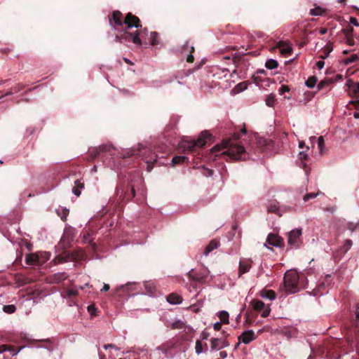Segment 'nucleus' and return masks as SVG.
Wrapping results in <instances>:
<instances>
[{"instance_id": "obj_16", "label": "nucleus", "mask_w": 359, "mask_h": 359, "mask_svg": "<svg viewBox=\"0 0 359 359\" xmlns=\"http://www.w3.org/2000/svg\"><path fill=\"white\" fill-rule=\"evenodd\" d=\"M282 55H290L292 52V48L288 44L285 43L283 41H279L277 44Z\"/></svg>"}, {"instance_id": "obj_1", "label": "nucleus", "mask_w": 359, "mask_h": 359, "mask_svg": "<svg viewBox=\"0 0 359 359\" xmlns=\"http://www.w3.org/2000/svg\"><path fill=\"white\" fill-rule=\"evenodd\" d=\"M247 130L245 128L240 132L233 133L229 138L224 140L221 144H217L210 150L214 158L221 156L226 161H245L248 158V154L241 140V135H245Z\"/></svg>"}, {"instance_id": "obj_57", "label": "nucleus", "mask_w": 359, "mask_h": 359, "mask_svg": "<svg viewBox=\"0 0 359 359\" xmlns=\"http://www.w3.org/2000/svg\"><path fill=\"white\" fill-rule=\"evenodd\" d=\"M11 348V346L7 344H3L0 346V353L5 352L7 350H10Z\"/></svg>"}, {"instance_id": "obj_2", "label": "nucleus", "mask_w": 359, "mask_h": 359, "mask_svg": "<svg viewBox=\"0 0 359 359\" xmlns=\"http://www.w3.org/2000/svg\"><path fill=\"white\" fill-rule=\"evenodd\" d=\"M212 137V135L207 130L203 131L201 135L198 136L197 140H184L180 144V148L183 149L184 151L194 153L197 151V149L203 147L208 140H210Z\"/></svg>"}, {"instance_id": "obj_28", "label": "nucleus", "mask_w": 359, "mask_h": 359, "mask_svg": "<svg viewBox=\"0 0 359 359\" xmlns=\"http://www.w3.org/2000/svg\"><path fill=\"white\" fill-rule=\"evenodd\" d=\"M299 158L302 161V165L303 166L304 171L307 172L309 170H310V169L307 168L306 163L305 162V161L307 160V154H305L304 151L299 152Z\"/></svg>"}, {"instance_id": "obj_56", "label": "nucleus", "mask_w": 359, "mask_h": 359, "mask_svg": "<svg viewBox=\"0 0 359 359\" xmlns=\"http://www.w3.org/2000/svg\"><path fill=\"white\" fill-rule=\"evenodd\" d=\"M346 43L351 46L355 45V41L353 39V36H349L346 37Z\"/></svg>"}, {"instance_id": "obj_41", "label": "nucleus", "mask_w": 359, "mask_h": 359, "mask_svg": "<svg viewBox=\"0 0 359 359\" xmlns=\"http://www.w3.org/2000/svg\"><path fill=\"white\" fill-rule=\"evenodd\" d=\"M171 329H183L186 327L185 324L181 320H177L170 325Z\"/></svg>"}, {"instance_id": "obj_26", "label": "nucleus", "mask_w": 359, "mask_h": 359, "mask_svg": "<svg viewBox=\"0 0 359 359\" xmlns=\"http://www.w3.org/2000/svg\"><path fill=\"white\" fill-rule=\"evenodd\" d=\"M84 187V184L81 182L80 180H77L75 181V186L72 189L73 193L79 196L81 195V190Z\"/></svg>"}, {"instance_id": "obj_23", "label": "nucleus", "mask_w": 359, "mask_h": 359, "mask_svg": "<svg viewBox=\"0 0 359 359\" xmlns=\"http://www.w3.org/2000/svg\"><path fill=\"white\" fill-rule=\"evenodd\" d=\"M267 210L270 212L278 214V211H279L278 202L276 201H269L267 205Z\"/></svg>"}, {"instance_id": "obj_60", "label": "nucleus", "mask_w": 359, "mask_h": 359, "mask_svg": "<svg viewBox=\"0 0 359 359\" xmlns=\"http://www.w3.org/2000/svg\"><path fill=\"white\" fill-rule=\"evenodd\" d=\"M350 22L355 26H357V27L359 26V23H358L357 18H355L354 17L350 18Z\"/></svg>"}, {"instance_id": "obj_15", "label": "nucleus", "mask_w": 359, "mask_h": 359, "mask_svg": "<svg viewBox=\"0 0 359 359\" xmlns=\"http://www.w3.org/2000/svg\"><path fill=\"white\" fill-rule=\"evenodd\" d=\"M257 338L253 330H250L243 332L239 337L238 340L243 343L248 344Z\"/></svg>"}, {"instance_id": "obj_44", "label": "nucleus", "mask_w": 359, "mask_h": 359, "mask_svg": "<svg viewBox=\"0 0 359 359\" xmlns=\"http://www.w3.org/2000/svg\"><path fill=\"white\" fill-rule=\"evenodd\" d=\"M241 59V57L240 56H236V55L234 57H233L232 58H231L230 57H228V56L223 57V60L224 61H228L229 62H232L234 65H236L237 62H238Z\"/></svg>"}, {"instance_id": "obj_47", "label": "nucleus", "mask_w": 359, "mask_h": 359, "mask_svg": "<svg viewBox=\"0 0 359 359\" xmlns=\"http://www.w3.org/2000/svg\"><path fill=\"white\" fill-rule=\"evenodd\" d=\"M358 226H359V222L354 223V222H350L347 224V228L351 232L354 231Z\"/></svg>"}, {"instance_id": "obj_5", "label": "nucleus", "mask_w": 359, "mask_h": 359, "mask_svg": "<svg viewBox=\"0 0 359 359\" xmlns=\"http://www.w3.org/2000/svg\"><path fill=\"white\" fill-rule=\"evenodd\" d=\"M135 36H133V43L137 46H142L143 44L147 45L149 44V41H147L148 36V29L147 27L138 28L135 32Z\"/></svg>"}, {"instance_id": "obj_17", "label": "nucleus", "mask_w": 359, "mask_h": 359, "mask_svg": "<svg viewBox=\"0 0 359 359\" xmlns=\"http://www.w3.org/2000/svg\"><path fill=\"white\" fill-rule=\"evenodd\" d=\"M188 276L190 279L196 282H202L205 278V275L203 273H199L194 269H191L188 273Z\"/></svg>"}, {"instance_id": "obj_49", "label": "nucleus", "mask_w": 359, "mask_h": 359, "mask_svg": "<svg viewBox=\"0 0 359 359\" xmlns=\"http://www.w3.org/2000/svg\"><path fill=\"white\" fill-rule=\"evenodd\" d=\"M351 90L356 97H359V82L355 83L351 87Z\"/></svg>"}, {"instance_id": "obj_55", "label": "nucleus", "mask_w": 359, "mask_h": 359, "mask_svg": "<svg viewBox=\"0 0 359 359\" xmlns=\"http://www.w3.org/2000/svg\"><path fill=\"white\" fill-rule=\"evenodd\" d=\"M72 256L74 259H81L83 257V252L80 251L73 252Z\"/></svg>"}, {"instance_id": "obj_19", "label": "nucleus", "mask_w": 359, "mask_h": 359, "mask_svg": "<svg viewBox=\"0 0 359 359\" xmlns=\"http://www.w3.org/2000/svg\"><path fill=\"white\" fill-rule=\"evenodd\" d=\"M167 301L172 304H178L182 302V297L175 293H171L166 297Z\"/></svg>"}, {"instance_id": "obj_21", "label": "nucleus", "mask_w": 359, "mask_h": 359, "mask_svg": "<svg viewBox=\"0 0 359 359\" xmlns=\"http://www.w3.org/2000/svg\"><path fill=\"white\" fill-rule=\"evenodd\" d=\"M219 245V242L217 240H212L210 243L206 246L204 250V255H208L215 249H217Z\"/></svg>"}, {"instance_id": "obj_54", "label": "nucleus", "mask_w": 359, "mask_h": 359, "mask_svg": "<svg viewBox=\"0 0 359 359\" xmlns=\"http://www.w3.org/2000/svg\"><path fill=\"white\" fill-rule=\"evenodd\" d=\"M326 12L327 11L325 9L322 8L319 6H316V16L325 15Z\"/></svg>"}, {"instance_id": "obj_30", "label": "nucleus", "mask_w": 359, "mask_h": 359, "mask_svg": "<svg viewBox=\"0 0 359 359\" xmlns=\"http://www.w3.org/2000/svg\"><path fill=\"white\" fill-rule=\"evenodd\" d=\"M261 296L269 299H274L276 298V293L273 290H263L261 292Z\"/></svg>"}, {"instance_id": "obj_29", "label": "nucleus", "mask_w": 359, "mask_h": 359, "mask_svg": "<svg viewBox=\"0 0 359 359\" xmlns=\"http://www.w3.org/2000/svg\"><path fill=\"white\" fill-rule=\"evenodd\" d=\"M313 97V93L311 91H306L303 95V98L300 100V102H303L304 104L310 102Z\"/></svg>"}, {"instance_id": "obj_39", "label": "nucleus", "mask_w": 359, "mask_h": 359, "mask_svg": "<svg viewBox=\"0 0 359 359\" xmlns=\"http://www.w3.org/2000/svg\"><path fill=\"white\" fill-rule=\"evenodd\" d=\"M67 278V276L65 273H58L53 275V279L57 283H60Z\"/></svg>"}, {"instance_id": "obj_34", "label": "nucleus", "mask_w": 359, "mask_h": 359, "mask_svg": "<svg viewBox=\"0 0 359 359\" xmlns=\"http://www.w3.org/2000/svg\"><path fill=\"white\" fill-rule=\"evenodd\" d=\"M358 60H359V55L358 54H352L348 57L346 58L344 62L345 65H348Z\"/></svg>"}, {"instance_id": "obj_9", "label": "nucleus", "mask_w": 359, "mask_h": 359, "mask_svg": "<svg viewBox=\"0 0 359 359\" xmlns=\"http://www.w3.org/2000/svg\"><path fill=\"white\" fill-rule=\"evenodd\" d=\"M313 25L311 23H307L306 25H303L301 27V37L302 41L300 42V46H302L305 45L309 41V35L313 34Z\"/></svg>"}, {"instance_id": "obj_63", "label": "nucleus", "mask_w": 359, "mask_h": 359, "mask_svg": "<svg viewBox=\"0 0 359 359\" xmlns=\"http://www.w3.org/2000/svg\"><path fill=\"white\" fill-rule=\"evenodd\" d=\"M325 62L322 60L316 62V67L321 69L324 67Z\"/></svg>"}, {"instance_id": "obj_46", "label": "nucleus", "mask_w": 359, "mask_h": 359, "mask_svg": "<svg viewBox=\"0 0 359 359\" xmlns=\"http://www.w3.org/2000/svg\"><path fill=\"white\" fill-rule=\"evenodd\" d=\"M352 246V241L351 240H349V239H347L346 241H345V243L344 245H343V247L341 248V250H342V252L344 254H345L346 252H347V251L351 248V247Z\"/></svg>"}, {"instance_id": "obj_3", "label": "nucleus", "mask_w": 359, "mask_h": 359, "mask_svg": "<svg viewBox=\"0 0 359 359\" xmlns=\"http://www.w3.org/2000/svg\"><path fill=\"white\" fill-rule=\"evenodd\" d=\"M300 276L295 271H287L283 278V287L287 293H295L299 290Z\"/></svg>"}, {"instance_id": "obj_14", "label": "nucleus", "mask_w": 359, "mask_h": 359, "mask_svg": "<svg viewBox=\"0 0 359 359\" xmlns=\"http://www.w3.org/2000/svg\"><path fill=\"white\" fill-rule=\"evenodd\" d=\"M210 342L212 350H219L229 346L228 341L219 338H212Z\"/></svg>"}, {"instance_id": "obj_31", "label": "nucleus", "mask_w": 359, "mask_h": 359, "mask_svg": "<svg viewBox=\"0 0 359 359\" xmlns=\"http://www.w3.org/2000/svg\"><path fill=\"white\" fill-rule=\"evenodd\" d=\"M157 161L156 155L152 154V156L150 158V159L146 160V163H147V170L150 171L154 166V164L157 163Z\"/></svg>"}, {"instance_id": "obj_35", "label": "nucleus", "mask_w": 359, "mask_h": 359, "mask_svg": "<svg viewBox=\"0 0 359 359\" xmlns=\"http://www.w3.org/2000/svg\"><path fill=\"white\" fill-rule=\"evenodd\" d=\"M278 62L273 59H269L265 63V67L269 69H276L278 67Z\"/></svg>"}, {"instance_id": "obj_64", "label": "nucleus", "mask_w": 359, "mask_h": 359, "mask_svg": "<svg viewBox=\"0 0 359 359\" xmlns=\"http://www.w3.org/2000/svg\"><path fill=\"white\" fill-rule=\"evenodd\" d=\"M95 310H96V308L95 307L94 305H90V306H88V311L91 314H94V312H95Z\"/></svg>"}, {"instance_id": "obj_24", "label": "nucleus", "mask_w": 359, "mask_h": 359, "mask_svg": "<svg viewBox=\"0 0 359 359\" xmlns=\"http://www.w3.org/2000/svg\"><path fill=\"white\" fill-rule=\"evenodd\" d=\"M25 88V86L22 83H18L13 88H11L9 90H8L4 95L1 97L6 96V95H10L14 93H18L20 91L22 90Z\"/></svg>"}, {"instance_id": "obj_22", "label": "nucleus", "mask_w": 359, "mask_h": 359, "mask_svg": "<svg viewBox=\"0 0 359 359\" xmlns=\"http://www.w3.org/2000/svg\"><path fill=\"white\" fill-rule=\"evenodd\" d=\"M317 143L319 149V154L321 156H324L325 154H327V149L325 147V141L323 136H320L318 138Z\"/></svg>"}, {"instance_id": "obj_58", "label": "nucleus", "mask_w": 359, "mask_h": 359, "mask_svg": "<svg viewBox=\"0 0 359 359\" xmlns=\"http://www.w3.org/2000/svg\"><path fill=\"white\" fill-rule=\"evenodd\" d=\"M209 337H210V334L206 331H203L202 333L201 334V338L203 340L208 339Z\"/></svg>"}, {"instance_id": "obj_53", "label": "nucleus", "mask_w": 359, "mask_h": 359, "mask_svg": "<svg viewBox=\"0 0 359 359\" xmlns=\"http://www.w3.org/2000/svg\"><path fill=\"white\" fill-rule=\"evenodd\" d=\"M172 348V346H169L168 344H162L158 348L161 350L164 353H167V352Z\"/></svg>"}, {"instance_id": "obj_7", "label": "nucleus", "mask_w": 359, "mask_h": 359, "mask_svg": "<svg viewBox=\"0 0 359 359\" xmlns=\"http://www.w3.org/2000/svg\"><path fill=\"white\" fill-rule=\"evenodd\" d=\"M124 25H126V29H129L133 27L141 28L142 24L140 18L131 13H128L123 20Z\"/></svg>"}, {"instance_id": "obj_18", "label": "nucleus", "mask_w": 359, "mask_h": 359, "mask_svg": "<svg viewBox=\"0 0 359 359\" xmlns=\"http://www.w3.org/2000/svg\"><path fill=\"white\" fill-rule=\"evenodd\" d=\"M333 81L331 79L322 80L317 86L318 90H325V92H327L331 89V85Z\"/></svg>"}, {"instance_id": "obj_36", "label": "nucleus", "mask_w": 359, "mask_h": 359, "mask_svg": "<svg viewBox=\"0 0 359 359\" xmlns=\"http://www.w3.org/2000/svg\"><path fill=\"white\" fill-rule=\"evenodd\" d=\"M142 145H138L137 148H133L130 151V156H140L142 155V150H145Z\"/></svg>"}, {"instance_id": "obj_37", "label": "nucleus", "mask_w": 359, "mask_h": 359, "mask_svg": "<svg viewBox=\"0 0 359 359\" xmlns=\"http://www.w3.org/2000/svg\"><path fill=\"white\" fill-rule=\"evenodd\" d=\"M332 49H333V47H332V43L327 44L323 48L324 55H321L320 57L323 59L327 57L329 55V54L331 53Z\"/></svg>"}, {"instance_id": "obj_61", "label": "nucleus", "mask_w": 359, "mask_h": 359, "mask_svg": "<svg viewBox=\"0 0 359 359\" xmlns=\"http://www.w3.org/2000/svg\"><path fill=\"white\" fill-rule=\"evenodd\" d=\"M44 341L48 343V344L46 345L44 347L46 348L47 349H48L50 351H51L53 350V346L51 345V342H50V339H46V340H44Z\"/></svg>"}, {"instance_id": "obj_8", "label": "nucleus", "mask_w": 359, "mask_h": 359, "mask_svg": "<svg viewBox=\"0 0 359 359\" xmlns=\"http://www.w3.org/2000/svg\"><path fill=\"white\" fill-rule=\"evenodd\" d=\"M251 304L253 307V309L256 311H262L261 314L262 318L267 317L271 311V309L269 306L265 307V304L263 302L259 299H254L251 302Z\"/></svg>"}, {"instance_id": "obj_51", "label": "nucleus", "mask_w": 359, "mask_h": 359, "mask_svg": "<svg viewBox=\"0 0 359 359\" xmlns=\"http://www.w3.org/2000/svg\"><path fill=\"white\" fill-rule=\"evenodd\" d=\"M196 352L199 354L203 351V345L201 341L197 340L196 342Z\"/></svg>"}, {"instance_id": "obj_45", "label": "nucleus", "mask_w": 359, "mask_h": 359, "mask_svg": "<svg viewBox=\"0 0 359 359\" xmlns=\"http://www.w3.org/2000/svg\"><path fill=\"white\" fill-rule=\"evenodd\" d=\"M276 101L275 96L273 95H269L266 99V104L269 107H273Z\"/></svg>"}, {"instance_id": "obj_50", "label": "nucleus", "mask_w": 359, "mask_h": 359, "mask_svg": "<svg viewBox=\"0 0 359 359\" xmlns=\"http://www.w3.org/2000/svg\"><path fill=\"white\" fill-rule=\"evenodd\" d=\"M62 213L60 215V213L57 212L58 215L60 217L62 221H65L67 219V217L69 214V210L67 208L62 209Z\"/></svg>"}, {"instance_id": "obj_11", "label": "nucleus", "mask_w": 359, "mask_h": 359, "mask_svg": "<svg viewBox=\"0 0 359 359\" xmlns=\"http://www.w3.org/2000/svg\"><path fill=\"white\" fill-rule=\"evenodd\" d=\"M135 36L134 32H130L128 29H126L123 31L122 33L117 34L115 37V41L123 43V42H130L132 41L133 43V36Z\"/></svg>"}, {"instance_id": "obj_10", "label": "nucleus", "mask_w": 359, "mask_h": 359, "mask_svg": "<svg viewBox=\"0 0 359 359\" xmlns=\"http://www.w3.org/2000/svg\"><path fill=\"white\" fill-rule=\"evenodd\" d=\"M266 243L275 247L282 248L284 245V241L278 235L271 233L267 236Z\"/></svg>"}, {"instance_id": "obj_40", "label": "nucleus", "mask_w": 359, "mask_h": 359, "mask_svg": "<svg viewBox=\"0 0 359 359\" xmlns=\"http://www.w3.org/2000/svg\"><path fill=\"white\" fill-rule=\"evenodd\" d=\"M78 294V291L76 290L69 289L67 290L65 293L63 294V297L65 298H74L76 297Z\"/></svg>"}, {"instance_id": "obj_13", "label": "nucleus", "mask_w": 359, "mask_h": 359, "mask_svg": "<svg viewBox=\"0 0 359 359\" xmlns=\"http://www.w3.org/2000/svg\"><path fill=\"white\" fill-rule=\"evenodd\" d=\"M123 20V14L119 11H114L111 14V17L109 18L111 25L114 26H123V25H124Z\"/></svg>"}, {"instance_id": "obj_43", "label": "nucleus", "mask_w": 359, "mask_h": 359, "mask_svg": "<svg viewBox=\"0 0 359 359\" xmlns=\"http://www.w3.org/2000/svg\"><path fill=\"white\" fill-rule=\"evenodd\" d=\"M341 32L344 34L345 37L353 36V28L348 25L346 27L341 29Z\"/></svg>"}, {"instance_id": "obj_59", "label": "nucleus", "mask_w": 359, "mask_h": 359, "mask_svg": "<svg viewBox=\"0 0 359 359\" xmlns=\"http://www.w3.org/2000/svg\"><path fill=\"white\" fill-rule=\"evenodd\" d=\"M104 349H108L109 348H114L116 350H118L119 348L116 347V345L113 344H105L104 345Z\"/></svg>"}, {"instance_id": "obj_42", "label": "nucleus", "mask_w": 359, "mask_h": 359, "mask_svg": "<svg viewBox=\"0 0 359 359\" xmlns=\"http://www.w3.org/2000/svg\"><path fill=\"white\" fill-rule=\"evenodd\" d=\"M3 311L6 313L11 314L16 311V307L13 304L5 305L3 307Z\"/></svg>"}, {"instance_id": "obj_48", "label": "nucleus", "mask_w": 359, "mask_h": 359, "mask_svg": "<svg viewBox=\"0 0 359 359\" xmlns=\"http://www.w3.org/2000/svg\"><path fill=\"white\" fill-rule=\"evenodd\" d=\"M306 86L308 88H313L314 87V76H311L305 82Z\"/></svg>"}, {"instance_id": "obj_27", "label": "nucleus", "mask_w": 359, "mask_h": 359, "mask_svg": "<svg viewBox=\"0 0 359 359\" xmlns=\"http://www.w3.org/2000/svg\"><path fill=\"white\" fill-rule=\"evenodd\" d=\"M149 44L155 46L158 44V34L156 32H150V36L147 39Z\"/></svg>"}, {"instance_id": "obj_4", "label": "nucleus", "mask_w": 359, "mask_h": 359, "mask_svg": "<svg viewBox=\"0 0 359 359\" xmlns=\"http://www.w3.org/2000/svg\"><path fill=\"white\" fill-rule=\"evenodd\" d=\"M135 191L133 186L129 184H121L116 188L117 204L119 205L129 201L135 196Z\"/></svg>"}, {"instance_id": "obj_33", "label": "nucleus", "mask_w": 359, "mask_h": 359, "mask_svg": "<svg viewBox=\"0 0 359 359\" xmlns=\"http://www.w3.org/2000/svg\"><path fill=\"white\" fill-rule=\"evenodd\" d=\"M187 160V158L183 156H176L172 159V163L173 165H178L184 163Z\"/></svg>"}, {"instance_id": "obj_62", "label": "nucleus", "mask_w": 359, "mask_h": 359, "mask_svg": "<svg viewBox=\"0 0 359 359\" xmlns=\"http://www.w3.org/2000/svg\"><path fill=\"white\" fill-rule=\"evenodd\" d=\"M221 327H222V323H219V322H217V323H215L214 324V325H213V328H214V330H216V331L219 330L221 329Z\"/></svg>"}, {"instance_id": "obj_52", "label": "nucleus", "mask_w": 359, "mask_h": 359, "mask_svg": "<svg viewBox=\"0 0 359 359\" xmlns=\"http://www.w3.org/2000/svg\"><path fill=\"white\" fill-rule=\"evenodd\" d=\"M290 90V88L288 86H286V85H282L279 90H278V92L280 95H283L286 92H289Z\"/></svg>"}, {"instance_id": "obj_6", "label": "nucleus", "mask_w": 359, "mask_h": 359, "mask_svg": "<svg viewBox=\"0 0 359 359\" xmlns=\"http://www.w3.org/2000/svg\"><path fill=\"white\" fill-rule=\"evenodd\" d=\"M301 229H294L288 233L287 244L292 248H298L301 243Z\"/></svg>"}, {"instance_id": "obj_38", "label": "nucleus", "mask_w": 359, "mask_h": 359, "mask_svg": "<svg viewBox=\"0 0 359 359\" xmlns=\"http://www.w3.org/2000/svg\"><path fill=\"white\" fill-rule=\"evenodd\" d=\"M219 318L220 320L224 323L228 324L229 323V313L228 312L225 311H222L219 313Z\"/></svg>"}, {"instance_id": "obj_20", "label": "nucleus", "mask_w": 359, "mask_h": 359, "mask_svg": "<svg viewBox=\"0 0 359 359\" xmlns=\"http://www.w3.org/2000/svg\"><path fill=\"white\" fill-rule=\"evenodd\" d=\"M25 262L29 265H37L39 262V258L36 254L31 253L27 255Z\"/></svg>"}, {"instance_id": "obj_25", "label": "nucleus", "mask_w": 359, "mask_h": 359, "mask_svg": "<svg viewBox=\"0 0 359 359\" xmlns=\"http://www.w3.org/2000/svg\"><path fill=\"white\" fill-rule=\"evenodd\" d=\"M88 154L89 156V160L93 161L101 154L100 147H97L89 149Z\"/></svg>"}, {"instance_id": "obj_12", "label": "nucleus", "mask_w": 359, "mask_h": 359, "mask_svg": "<svg viewBox=\"0 0 359 359\" xmlns=\"http://www.w3.org/2000/svg\"><path fill=\"white\" fill-rule=\"evenodd\" d=\"M252 267V260L249 259H242L239 262L238 277L248 272Z\"/></svg>"}, {"instance_id": "obj_32", "label": "nucleus", "mask_w": 359, "mask_h": 359, "mask_svg": "<svg viewBox=\"0 0 359 359\" xmlns=\"http://www.w3.org/2000/svg\"><path fill=\"white\" fill-rule=\"evenodd\" d=\"M99 147L101 153L109 152L111 154V151L115 149L114 146L111 144H102L99 146Z\"/></svg>"}]
</instances>
